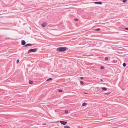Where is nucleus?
Wrapping results in <instances>:
<instances>
[{"label": "nucleus", "instance_id": "nucleus-3", "mask_svg": "<svg viewBox=\"0 0 128 128\" xmlns=\"http://www.w3.org/2000/svg\"><path fill=\"white\" fill-rule=\"evenodd\" d=\"M60 122L62 124L64 125H66L67 123V122H65V121H60Z\"/></svg>", "mask_w": 128, "mask_h": 128}, {"label": "nucleus", "instance_id": "nucleus-21", "mask_svg": "<svg viewBox=\"0 0 128 128\" xmlns=\"http://www.w3.org/2000/svg\"><path fill=\"white\" fill-rule=\"evenodd\" d=\"M19 62V60H16V63H18Z\"/></svg>", "mask_w": 128, "mask_h": 128}, {"label": "nucleus", "instance_id": "nucleus-18", "mask_svg": "<svg viewBox=\"0 0 128 128\" xmlns=\"http://www.w3.org/2000/svg\"><path fill=\"white\" fill-rule=\"evenodd\" d=\"M58 91L59 92H63V90H58Z\"/></svg>", "mask_w": 128, "mask_h": 128}, {"label": "nucleus", "instance_id": "nucleus-9", "mask_svg": "<svg viewBox=\"0 0 128 128\" xmlns=\"http://www.w3.org/2000/svg\"><path fill=\"white\" fill-rule=\"evenodd\" d=\"M64 128H70L69 126H64Z\"/></svg>", "mask_w": 128, "mask_h": 128}, {"label": "nucleus", "instance_id": "nucleus-5", "mask_svg": "<svg viewBox=\"0 0 128 128\" xmlns=\"http://www.w3.org/2000/svg\"><path fill=\"white\" fill-rule=\"evenodd\" d=\"M94 3L96 4H102V2H95Z\"/></svg>", "mask_w": 128, "mask_h": 128}, {"label": "nucleus", "instance_id": "nucleus-22", "mask_svg": "<svg viewBox=\"0 0 128 128\" xmlns=\"http://www.w3.org/2000/svg\"><path fill=\"white\" fill-rule=\"evenodd\" d=\"M86 104H82V106H86Z\"/></svg>", "mask_w": 128, "mask_h": 128}, {"label": "nucleus", "instance_id": "nucleus-24", "mask_svg": "<svg viewBox=\"0 0 128 128\" xmlns=\"http://www.w3.org/2000/svg\"><path fill=\"white\" fill-rule=\"evenodd\" d=\"M110 93H105L104 94H106V95H107V94H109Z\"/></svg>", "mask_w": 128, "mask_h": 128}, {"label": "nucleus", "instance_id": "nucleus-11", "mask_svg": "<svg viewBox=\"0 0 128 128\" xmlns=\"http://www.w3.org/2000/svg\"><path fill=\"white\" fill-rule=\"evenodd\" d=\"M126 64L125 63H124L123 64V66L124 67H125L126 66Z\"/></svg>", "mask_w": 128, "mask_h": 128}, {"label": "nucleus", "instance_id": "nucleus-7", "mask_svg": "<svg viewBox=\"0 0 128 128\" xmlns=\"http://www.w3.org/2000/svg\"><path fill=\"white\" fill-rule=\"evenodd\" d=\"M32 46V44H28L25 45V47H27L28 46Z\"/></svg>", "mask_w": 128, "mask_h": 128}, {"label": "nucleus", "instance_id": "nucleus-17", "mask_svg": "<svg viewBox=\"0 0 128 128\" xmlns=\"http://www.w3.org/2000/svg\"><path fill=\"white\" fill-rule=\"evenodd\" d=\"M127 0H122V2H126Z\"/></svg>", "mask_w": 128, "mask_h": 128}, {"label": "nucleus", "instance_id": "nucleus-12", "mask_svg": "<svg viewBox=\"0 0 128 128\" xmlns=\"http://www.w3.org/2000/svg\"><path fill=\"white\" fill-rule=\"evenodd\" d=\"M33 83V82L32 80H30L29 81V84H32Z\"/></svg>", "mask_w": 128, "mask_h": 128}, {"label": "nucleus", "instance_id": "nucleus-1", "mask_svg": "<svg viewBox=\"0 0 128 128\" xmlns=\"http://www.w3.org/2000/svg\"><path fill=\"white\" fill-rule=\"evenodd\" d=\"M67 48L65 47H60L57 48L56 50L58 52H64L67 50Z\"/></svg>", "mask_w": 128, "mask_h": 128}, {"label": "nucleus", "instance_id": "nucleus-27", "mask_svg": "<svg viewBox=\"0 0 128 128\" xmlns=\"http://www.w3.org/2000/svg\"><path fill=\"white\" fill-rule=\"evenodd\" d=\"M100 80H101V81H100L101 82H102L103 81L102 80V79H100Z\"/></svg>", "mask_w": 128, "mask_h": 128}, {"label": "nucleus", "instance_id": "nucleus-15", "mask_svg": "<svg viewBox=\"0 0 128 128\" xmlns=\"http://www.w3.org/2000/svg\"><path fill=\"white\" fill-rule=\"evenodd\" d=\"M64 112L66 114H67L68 113V110H66Z\"/></svg>", "mask_w": 128, "mask_h": 128}, {"label": "nucleus", "instance_id": "nucleus-10", "mask_svg": "<svg viewBox=\"0 0 128 128\" xmlns=\"http://www.w3.org/2000/svg\"><path fill=\"white\" fill-rule=\"evenodd\" d=\"M100 30V28H98L95 29L94 30L95 31H98Z\"/></svg>", "mask_w": 128, "mask_h": 128}, {"label": "nucleus", "instance_id": "nucleus-26", "mask_svg": "<svg viewBox=\"0 0 128 128\" xmlns=\"http://www.w3.org/2000/svg\"><path fill=\"white\" fill-rule=\"evenodd\" d=\"M84 93L85 94H88V93H86V92H84Z\"/></svg>", "mask_w": 128, "mask_h": 128}, {"label": "nucleus", "instance_id": "nucleus-8", "mask_svg": "<svg viewBox=\"0 0 128 128\" xmlns=\"http://www.w3.org/2000/svg\"><path fill=\"white\" fill-rule=\"evenodd\" d=\"M101 88H102L103 90L104 91H106L107 89V88L105 87H102Z\"/></svg>", "mask_w": 128, "mask_h": 128}, {"label": "nucleus", "instance_id": "nucleus-23", "mask_svg": "<svg viewBox=\"0 0 128 128\" xmlns=\"http://www.w3.org/2000/svg\"><path fill=\"white\" fill-rule=\"evenodd\" d=\"M125 29L126 30H128V28H125Z\"/></svg>", "mask_w": 128, "mask_h": 128}, {"label": "nucleus", "instance_id": "nucleus-2", "mask_svg": "<svg viewBox=\"0 0 128 128\" xmlns=\"http://www.w3.org/2000/svg\"><path fill=\"white\" fill-rule=\"evenodd\" d=\"M38 49V48L31 49H30L28 52V54H29L30 52H36L37 50Z\"/></svg>", "mask_w": 128, "mask_h": 128}, {"label": "nucleus", "instance_id": "nucleus-6", "mask_svg": "<svg viewBox=\"0 0 128 128\" xmlns=\"http://www.w3.org/2000/svg\"><path fill=\"white\" fill-rule=\"evenodd\" d=\"M26 42L24 40H23L22 41V45H24L26 44Z\"/></svg>", "mask_w": 128, "mask_h": 128}, {"label": "nucleus", "instance_id": "nucleus-28", "mask_svg": "<svg viewBox=\"0 0 128 128\" xmlns=\"http://www.w3.org/2000/svg\"><path fill=\"white\" fill-rule=\"evenodd\" d=\"M81 78L82 79H83V78L82 77H81Z\"/></svg>", "mask_w": 128, "mask_h": 128}, {"label": "nucleus", "instance_id": "nucleus-19", "mask_svg": "<svg viewBox=\"0 0 128 128\" xmlns=\"http://www.w3.org/2000/svg\"><path fill=\"white\" fill-rule=\"evenodd\" d=\"M74 20L75 21H76L78 20V19L77 18H74Z\"/></svg>", "mask_w": 128, "mask_h": 128}, {"label": "nucleus", "instance_id": "nucleus-14", "mask_svg": "<svg viewBox=\"0 0 128 128\" xmlns=\"http://www.w3.org/2000/svg\"><path fill=\"white\" fill-rule=\"evenodd\" d=\"M100 68L102 70L104 69V66H101Z\"/></svg>", "mask_w": 128, "mask_h": 128}, {"label": "nucleus", "instance_id": "nucleus-4", "mask_svg": "<svg viewBox=\"0 0 128 128\" xmlns=\"http://www.w3.org/2000/svg\"><path fill=\"white\" fill-rule=\"evenodd\" d=\"M47 25V23L46 22L43 23L41 25L42 27L44 28Z\"/></svg>", "mask_w": 128, "mask_h": 128}, {"label": "nucleus", "instance_id": "nucleus-16", "mask_svg": "<svg viewBox=\"0 0 128 128\" xmlns=\"http://www.w3.org/2000/svg\"><path fill=\"white\" fill-rule=\"evenodd\" d=\"M52 79V78H48V79L47 80H46V81H48L49 80H51Z\"/></svg>", "mask_w": 128, "mask_h": 128}, {"label": "nucleus", "instance_id": "nucleus-25", "mask_svg": "<svg viewBox=\"0 0 128 128\" xmlns=\"http://www.w3.org/2000/svg\"><path fill=\"white\" fill-rule=\"evenodd\" d=\"M82 104H86V103L85 102H84Z\"/></svg>", "mask_w": 128, "mask_h": 128}, {"label": "nucleus", "instance_id": "nucleus-20", "mask_svg": "<svg viewBox=\"0 0 128 128\" xmlns=\"http://www.w3.org/2000/svg\"><path fill=\"white\" fill-rule=\"evenodd\" d=\"M108 59V57H106L105 58V60H107Z\"/></svg>", "mask_w": 128, "mask_h": 128}, {"label": "nucleus", "instance_id": "nucleus-13", "mask_svg": "<svg viewBox=\"0 0 128 128\" xmlns=\"http://www.w3.org/2000/svg\"><path fill=\"white\" fill-rule=\"evenodd\" d=\"M80 84L81 85H83L84 84V82L82 81H80Z\"/></svg>", "mask_w": 128, "mask_h": 128}]
</instances>
